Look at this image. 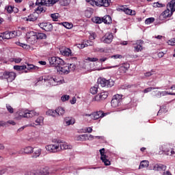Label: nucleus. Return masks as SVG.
<instances>
[{
	"instance_id": "obj_5",
	"label": "nucleus",
	"mask_w": 175,
	"mask_h": 175,
	"mask_svg": "<svg viewBox=\"0 0 175 175\" xmlns=\"http://www.w3.org/2000/svg\"><path fill=\"white\" fill-rule=\"evenodd\" d=\"M14 69L17 70L19 73H28V72H33L38 70V66L27 67V66H14Z\"/></svg>"
},
{
	"instance_id": "obj_4",
	"label": "nucleus",
	"mask_w": 175,
	"mask_h": 175,
	"mask_svg": "<svg viewBox=\"0 0 175 175\" xmlns=\"http://www.w3.org/2000/svg\"><path fill=\"white\" fill-rule=\"evenodd\" d=\"M97 83L98 85H100V87H107L108 88H111L113 87V85H114V81H113V79L107 80L103 77L98 78Z\"/></svg>"
},
{
	"instance_id": "obj_31",
	"label": "nucleus",
	"mask_w": 175,
	"mask_h": 175,
	"mask_svg": "<svg viewBox=\"0 0 175 175\" xmlns=\"http://www.w3.org/2000/svg\"><path fill=\"white\" fill-rule=\"evenodd\" d=\"M104 24H111V16L107 15L102 18Z\"/></svg>"
},
{
	"instance_id": "obj_23",
	"label": "nucleus",
	"mask_w": 175,
	"mask_h": 175,
	"mask_svg": "<svg viewBox=\"0 0 175 175\" xmlns=\"http://www.w3.org/2000/svg\"><path fill=\"white\" fill-rule=\"evenodd\" d=\"M166 165L161 163L156 164L154 166V169L157 170V172H165V170H166Z\"/></svg>"
},
{
	"instance_id": "obj_36",
	"label": "nucleus",
	"mask_w": 175,
	"mask_h": 175,
	"mask_svg": "<svg viewBox=\"0 0 175 175\" xmlns=\"http://www.w3.org/2000/svg\"><path fill=\"white\" fill-rule=\"evenodd\" d=\"M44 118L43 116H39L36 120V125H43Z\"/></svg>"
},
{
	"instance_id": "obj_37",
	"label": "nucleus",
	"mask_w": 175,
	"mask_h": 175,
	"mask_svg": "<svg viewBox=\"0 0 175 175\" xmlns=\"http://www.w3.org/2000/svg\"><path fill=\"white\" fill-rule=\"evenodd\" d=\"M149 162L148 161H142L141 163H140V165H139V169H144V167H148V165H149Z\"/></svg>"
},
{
	"instance_id": "obj_13",
	"label": "nucleus",
	"mask_w": 175,
	"mask_h": 175,
	"mask_svg": "<svg viewBox=\"0 0 175 175\" xmlns=\"http://www.w3.org/2000/svg\"><path fill=\"white\" fill-rule=\"evenodd\" d=\"M114 36L112 33H106V34L101 38L103 43L110 44L113 42Z\"/></svg>"
},
{
	"instance_id": "obj_30",
	"label": "nucleus",
	"mask_w": 175,
	"mask_h": 175,
	"mask_svg": "<svg viewBox=\"0 0 175 175\" xmlns=\"http://www.w3.org/2000/svg\"><path fill=\"white\" fill-rule=\"evenodd\" d=\"M122 10L126 14H129L130 16H135L136 14V12L129 9V8H122Z\"/></svg>"
},
{
	"instance_id": "obj_46",
	"label": "nucleus",
	"mask_w": 175,
	"mask_h": 175,
	"mask_svg": "<svg viewBox=\"0 0 175 175\" xmlns=\"http://www.w3.org/2000/svg\"><path fill=\"white\" fill-rule=\"evenodd\" d=\"M155 21V18L151 17V18H148L145 21V24H147L148 25L150 24H152Z\"/></svg>"
},
{
	"instance_id": "obj_27",
	"label": "nucleus",
	"mask_w": 175,
	"mask_h": 175,
	"mask_svg": "<svg viewBox=\"0 0 175 175\" xmlns=\"http://www.w3.org/2000/svg\"><path fill=\"white\" fill-rule=\"evenodd\" d=\"M38 20V14L34 12L27 16V21H36Z\"/></svg>"
},
{
	"instance_id": "obj_17",
	"label": "nucleus",
	"mask_w": 175,
	"mask_h": 175,
	"mask_svg": "<svg viewBox=\"0 0 175 175\" xmlns=\"http://www.w3.org/2000/svg\"><path fill=\"white\" fill-rule=\"evenodd\" d=\"M173 12H171L169 8H167L162 14L160 15V20H163L164 18H167V17H172Z\"/></svg>"
},
{
	"instance_id": "obj_39",
	"label": "nucleus",
	"mask_w": 175,
	"mask_h": 175,
	"mask_svg": "<svg viewBox=\"0 0 175 175\" xmlns=\"http://www.w3.org/2000/svg\"><path fill=\"white\" fill-rule=\"evenodd\" d=\"M40 154H42V149H37L31 157L32 158H38V157H40Z\"/></svg>"
},
{
	"instance_id": "obj_42",
	"label": "nucleus",
	"mask_w": 175,
	"mask_h": 175,
	"mask_svg": "<svg viewBox=\"0 0 175 175\" xmlns=\"http://www.w3.org/2000/svg\"><path fill=\"white\" fill-rule=\"evenodd\" d=\"M36 38L37 39H46L47 38V36L44 34V33H36Z\"/></svg>"
},
{
	"instance_id": "obj_43",
	"label": "nucleus",
	"mask_w": 175,
	"mask_h": 175,
	"mask_svg": "<svg viewBox=\"0 0 175 175\" xmlns=\"http://www.w3.org/2000/svg\"><path fill=\"white\" fill-rule=\"evenodd\" d=\"M28 175H41L40 170H37L34 171H30L27 173Z\"/></svg>"
},
{
	"instance_id": "obj_62",
	"label": "nucleus",
	"mask_w": 175,
	"mask_h": 175,
	"mask_svg": "<svg viewBox=\"0 0 175 175\" xmlns=\"http://www.w3.org/2000/svg\"><path fill=\"white\" fill-rule=\"evenodd\" d=\"M111 58H113L114 59H118L122 58V55H114L111 56Z\"/></svg>"
},
{
	"instance_id": "obj_60",
	"label": "nucleus",
	"mask_w": 175,
	"mask_h": 175,
	"mask_svg": "<svg viewBox=\"0 0 175 175\" xmlns=\"http://www.w3.org/2000/svg\"><path fill=\"white\" fill-rule=\"evenodd\" d=\"M154 70H152L150 72H147L144 74L146 77H150V76H152L154 75Z\"/></svg>"
},
{
	"instance_id": "obj_7",
	"label": "nucleus",
	"mask_w": 175,
	"mask_h": 175,
	"mask_svg": "<svg viewBox=\"0 0 175 175\" xmlns=\"http://www.w3.org/2000/svg\"><path fill=\"white\" fill-rule=\"evenodd\" d=\"M19 116L22 117V118H32V117H35V116H39V113L35 111L24 110L19 112Z\"/></svg>"
},
{
	"instance_id": "obj_41",
	"label": "nucleus",
	"mask_w": 175,
	"mask_h": 175,
	"mask_svg": "<svg viewBox=\"0 0 175 175\" xmlns=\"http://www.w3.org/2000/svg\"><path fill=\"white\" fill-rule=\"evenodd\" d=\"M35 36H36V33L35 31H29L26 34V39L33 38Z\"/></svg>"
},
{
	"instance_id": "obj_9",
	"label": "nucleus",
	"mask_w": 175,
	"mask_h": 175,
	"mask_svg": "<svg viewBox=\"0 0 175 175\" xmlns=\"http://www.w3.org/2000/svg\"><path fill=\"white\" fill-rule=\"evenodd\" d=\"M49 64L53 66H63L65 65V62L58 57H52L49 59Z\"/></svg>"
},
{
	"instance_id": "obj_20",
	"label": "nucleus",
	"mask_w": 175,
	"mask_h": 175,
	"mask_svg": "<svg viewBox=\"0 0 175 175\" xmlns=\"http://www.w3.org/2000/svg\"><path fill=\"white\" fill-rule=\"evenodd\" d=\"M40 172L41 175H51L55 174V173H57V170L50 172V170H49V168H43L42 170H40Z\"/></svg>"
},
{
	"instance_id": "obj_22",
	"label": "nucleus",
	"mask_w": 175,
	"mask_h": 175,
	"mask_svg": "<svg viewBox=\"0 0 175 175\" xmlns=\"http://www.w3.org/2000/svg\"><path fill=\"white\" fill-rule=\"evenodd\" d=\"M60 53L62 55H64V57H69V55H72V50H70L69 48L60 49Z\"/></svg>"
},
{
	"instance_id": "obj_40",
	"label": "nucleus",
	"mask_w": 175,
	"mask_h": 175,
	"mask_svg": "<svg viewBox=\"0 0 175 175\" xmlns=\"http://www.w3.org/2000/svg\"><path fill=\"white\" fill-rule=\"evenodd\" d=\"M90 93L93 95H95V94H98V85H96L90 88Z\"/></svg>"
},
{
	"instance_id": "obj_24",
	"label": "nucleus",
	"mask_w": 175,
	"mask_h": 175,
	"mask_svg": "<svg viewBox=\"0 0 175 175\" xmlns=\"http://www.w3.org/2000/svg\"><path fill=\"white\" fill-rule=\"evenodd\" d=\"M51 81L52 83H55L53 84V85H58V84H62V81H64V79L61 78H58V77L57 76H54L51 78Z\"/></svg>"
},
{
	"instance_id": "obj_2",
	"label": "nucleus",
	"mask_w": 175,
	"mask_h": 175,
	"mask_svg": "<svg viewBox=\"0 0 175 175\" xmlns=\"http://www.w3.org/2000/svg\"><path fill=\"white\" fill-rule=\"evenodd\" d=\"M1 75H3L0 77L3 79H5L9 83H12V81H14L16 77H17L16 72L12 71H4L3 72H1Z\"/></svg>"
},
{
	"instance_id": "obj_35",
	"label": "nucleus",
	"mask_w": 175,
	"mask_h": 175,
	"mask_svg": "<svg viewBox=\"0 0 175 175\" xmlns=\"http://www.w3.org/2000/svg\"><path fill=\"white\" fill-rule=\"evenodd\" d=\"M36 40H38L36 36L27 38V43H29L30 44H35Z\"/></svg>"
},
{
	"instance_id": "obj_53",
	"label": "nucleus",
	"mask_w": 175,
	"mask_h": 175,
	"mask_svg": "<svg viewBox=\"0 0 175 175\" xmlns=\"http://www.w3.org/2000/svg\"><path fill=\"white\" fill-rule=\"evenodd\" d=\"M16 44H17V46H20L21 47H23V49H28V45L25 44H23L20 42H16Z\"/></svg>"
},
{
	"instance_id": "obj_58",
	"label": "nucleus",
	"mask_w": 175,
	"mask_h": 175,
	"mask_svg": "<svg viewBox=\"0 0 175 175\" xmlns=\"http://www.w3.org/2000/svg\"><path fill=\"white\" fill-rule=\"evenodd\" d=\"M64 27H65L68 29H70V28H72V25L69 23H68V22H65L64 23Z\"/></svg>"
},
{
	"instance_id": "obj_29",
	"label": "nucleus",
	"mask_w": 175,
	"mask_h": 175,
	"mask_svg": "<svg viewBox=\"0 0 175 175\" xmlns=\"http://www.w3.org/2000/svg\"><path fill=\"white\" fill-rule=\"evenodd\" d=\"M36 13L40 14V13H44L46 12V7L42 5H38V7L36 9Z\"/></svg>"
},
{
	"instance_id": "obj_19",
	"label": "nucleus",
	"mask_w": 175,
	"mask_h": 175,
	"mask_svg": "<svg viewBox=\"0 0 175 175\" xmlns=\"http://www.w3.org/2000/svg\"><path fill=\"white\" fill-rule=\"evenodd\" d=\"M32 152H33V148L32 146H27L19 151V154H32Z\"/></svg>"
},
{
	"instance_id": "obj_64",
	"label": "nucleus",
	"mask_w": 175,
	"mask_h": 175,
	"mask_svg": "<svg viewBox=\"0 0 175 175\" xmlns=\"http://www.w3.org/2000/svg\"><path fill=\"white\" fill-rule=\"evenodd\" d=\"M77 46L78 47V49H84V47H85V45L83 42V44H77Z\"/></svg>"
},
{
	"instance_id": "obj_49",
	"label": "nucleus",
	"mask_w": 175,
	"mask_h": 175,
	"mask_svg": "<svg viewBox=\"0 0 175 175\" xmlns=\"http://www.w3.org/2000/svg\"><path fill=\"white\" fill-rule=\"evenodd\" d=\"M5 9H6L8 13L10 14V13H12L13 12V10H14V9H17V8L9 5Z\"/></svg>"
},
{
	"instance_id": "obj_55",
	"label": "nucleus",
	"mask_w": 175,
	"mask_h": 175,
	"mask_svg": "<svg viewBox=\"0 0 175 175\" xmlns=\"http://www.w3.org/2000/svg\"><path fill=\"white\" fill-rule=\"evenodd\" d=\"M70 98V96H69V95H64L61 97V99L62 102H66V100H69Z\"/></svg>"
},
{
	"instance_id": "obj_14",
	"label": "nucleus",
	"mask_w": 175,
	"mask_h": 175,
	"mask_svg": "<svg viewBox=\"0 0 175 175\" xmlns=\"http://www.w3.org/2000/svg\"><path fill=\"white\" fill-rule=\"evenodd\" d=\"M40 28L46 31V32H51L53 31V25L50 23H42L39 24Z\"/></svg>"
},
{
	"instance_id": "obj_51",
	"label": "nucleus",
	"mask_w": 175,
	"mask_h": 175,
	"mask_svg": "<svg viewBox=\"0 0 175 175\" xmlns=\"http://www.w3.org/2000/svg\"><path fill=\"white\" fill-rule=\"evenodd\" d=\"M85 44V47H88V46H94V42L91 40H87L85 42H83Z\"/></svg>"
},
{
	"instance_id": "obj_25",
	"label": "nucleus",
	"mask_w": 175,
	"mask_h": 175,
	"mask_svg": "<svg viewBox=\"0 0 175 175\" xmlns=\"http://www.w3.org/2000/svg\"><path fill=\"white\" fill-rule=\"evenodd\" d=\"M66 125H73V124H75V122H76V121L75 120V118H72V117H66L64 119Z\"/></svg>"
},
{
	"instance_id": "obj_16",
	"label": "nucleus",
	"mask_w": 175,
	"mask_h": 175,
	"mask_svg": "<svg viewBox=\"0 0 175 175\" xmlns=\"http://www.w3.org/2000/svg\"><path fill=\"white\" fill-rule=\"evenodd\" d=\"M90 116V115H88ZM106 116V113H103L102 111H98L94 112L92 115L91 117L92 120H99V118H103Z\"/></svg>"
},
{
	"instance_id": "obj_45",
	"label": "nucleus",
	"mask_w": 175,
	"mask_h": 175,
	"mask_svg": "<svg viewBox=\"0 0 175 175\" xmlns=\"http://www.w3.org/2000/svg\"><path fill=\"white\" fill-rule=\"evenodd\" d=\"M51 17L53 21H58V17H59V14L58 13L51 14Z\"/></svg>"
},
{
	"instance_id": "obj_56",
	"label": "nucleus",
	"mask_w": 175,
	"mask_h": 175,
	"mask_svg": "<svg viewBox=\"0 0 175 175\" xmlns=\"http://www.w3.org/2000/svg\"><path fill=\"white\" fill-rule=\"evenodd\" d=\"M9 33H10V37L11 38V39L13 38H16L17 36V31H12L11 32H9Z\"/></svg>"
},
{
	"instance_id": "obj_57",
	"label": "nucleus",
	"mask_w": 175,
	"mask_h": 175,
	"mask_svg": "<svg viewBox=\"0 0 175 175\" xmlns=\"http://www.w3.org/2000/svg\"><path fill=\"white\" fill-rule=\"evenodd\" d=\"M92 69L91 70H89V72H92V70H102L103 69H110V68L111 67H108V68H94V67H92Z\"/></svg>"
},
{
	"instance_id": "obj_1",
	"label": "nucleus",
	"mask_w": 175,
	"mask_h": 175,
	"mask_svg": "<svg viewBox=\"0 0 175 175\" xmlns=\"http://www.w3.org/2000/svg\"><path fill=\"white\" fill-rule=\"evenodd\" d=\"M160 151L159 154L162 155V154H165V155H168L169 157H172L174 155V147L171 148L170 144H163L159 148Z\"/></svg>"
},
{
	"instance_id": "obj_54",
	"label": "nucleus",
	"mask_w": 175,
	"mask_h": 175,
	"mask_svg": "<svg viewBox=\"0 0 175 175\" xmlns=\"http://www.w3.org/2000/svg\"><path fill=\"white\" fill-rule=\"evenodd\" d=\"M169 46H175V38H172L167 41Z\"/></svg>"
},
{
	"instance_id": "obj_44",
	"label": "nucleus",
	"mask_w": 175,
	"mask_h": 175,
	"mask_svg": "<svg viewBox=\"0 0 175 175\" xmlns=\"http://www.w3.org/2000/svg\"><path fill=\"white\" fill-rule=\"evenodd\" d=\"M129 69V67L120 66L118 69L120 73H126V70Z\"/></svg>"
},
{
	"instance_id": "obj_48",
	"label": "nucleus",
	"mask_w": 175,
	"mask_h": 175,
	"mask_svg": "<svg viewBox=\"0 0 175 175\" xmlns=\"http://www.w3.org/2000/svg\"><path fill=\"white\" fill-rule=\"evenodd\" d=\"M152 90H159V88H152L150 87L144 90V94H147V92H151Z\"/></svg>"
},
{
	"instance_id": "obj_59",
	"label": "nucleus",
	"mask_w": 175,
	"mask_h": 175,
	"mask_svg": "<svg viewBox=\"0 0 175 175\" xmlns=\"http://www.w3.org/2000/svg\"><path fill=\"white\" fill-rule=\"evenodd\" d=\"M21 61H22L21 58L18 57V58H13L12 60V62H15V64H20Z\"/></svg>"
},
{
	"instance_id": "obj_33",
	"label": "nucleus",
	"mask_w": 175,
	"mask_h": 175,
	"mask_svg": "<svg viewBox=\"0 0 175 175\" xmlns=\"http://www.w3.org/2000/svg\"><path fill=\"white\" fill-rule=\"evenodd\" d=\"M59 144V151H61V150H68L69 148V146L66 143L61 142L59 144V142H58Z\"/></svg>"
},
{
	"instance_id": "obj_11",
	"label": "nucleus",
	"mask_w": 175,
	"mask_h": 175,
	"mask_svg": "<svg viewBox=\"0 0 175 175\" xmlns=\"http://www.w3.org/2000/svg\"><path fill=\"white\" fill-rule=\"evenodd\" d=\"M93 4L99 8L104 6V8H109L110 6V0H94Z\"/></svg>"
},
{
	"instance_id": "obj_61",
	"label": "nucleus",
	"mask_w": 175,
	"mask_h": 175,
	"mask_svg": "<svg viewBox=\"0 0 175 175\" xmlns=\"http://www.w3.org/2000/svg\"><path fill=\"white\" fill-rule=\"evenodd\" d=\"M87 61H90V62H96L98 61V58L96 57H88L86 59Z\"/></svg>"
},
{
	"instance_id": "obj_10",
	"label": "nucleus",
	"mask_w": 175,
	"mask_h": 175,
	"mask_svg": "<svg viewBox=\"0 0 175 175\" xmlns=\"http://www.w3.org/2000/svg\"><path fill=\"white\" fill-rule=\"evenodd\" d=\"M100 159L102 162L104 163L105 166H110L111 165V162L109 160V157L105 154V148H102L100 150Z\"/></svg>"
},
{
	"instance_id": "obj_32",
	"label": "nucleus",
	"mask_w": 175,
	"mask_h": 175,
	"mask_svg": "<svg viewBox=\"0 0 175 175\" xmlns=\"http://www.w3.org/2000/svg\"><path fill=\"white\" fill-rule=\"evenodd\" d=\"M57 117L59 116H64L65 113V109L62 107H59L56 109Z\"/></svg>"
},
{
	"instance_id": "obj_63",
	"label": "nucleus",
	"mask_w": 175,
	"mask_h": 175,
	"mask_svg": "<svg viewBox=\"0 0 175 175\" xmlns=\"http://www.w3.org/2000/svg\"><path fill=\"white\" fill-rule=\"evenodd\" d=\"M161 94H163V96H165V95H174L175 96V93H171V92H168L166 91L162 92Z\"/></svg>"
},
{
	"instance_id": "obj_34",
	"label": "nucleus",
	"mask_w": 175,
	"mask_h": 175,
	"mask_svg": "<svg viewBox=\"0 0 175 175\" xmlns=\"http://www.w3.org/2000/svg\"><path fill=\"white\" fill-rule=\"evenodd\" d=\"M46 116H51V117H57V111L53 109H49L46 112Z\"/></svg>"
},
{
	"instance_id": "obj_26",
	"label": "nucleus",
	"mask_w": 175,
	"mask_h": 175,
	"mask_svg": "<svg viewBox=\"0 0 175 175\" xmlns=\"http://www.w3.org/2000/svg\"><path fill=\"white\" fill-rule=\"evenodd\" d=\"M167 8L172 13L175 12V0H172L170 3L167 5Z\"/></svg>"
},
{
	"instance_id": "obj_52",
	"label": "nucleus",
	"mask_w": 175,
	"mask_h": 175,
	"mask_svg": "<svg viewBox=\"0 0 175 175\" xmlns=\"http://www.w3.org/2000/svg\"><path fill=\"white\" fill-rule=\"evenodd\" d=\"M6 107L9 113H10L11 114H13V113H14V109H13V107H12V106H10V105H7Z\"/></svg>"
},
{
	"instance_id": "obj_3",
	"label": "nucleus",
	"mask_w": 175,
	"mask_h": 175,
	"mask_svg": "<svg viewBox=\"0 0 175 175\" xmlns=\"http://www.w3.org/2000/svg\"><path fill=\"white\" fill-rule=\"evenodd\" d=\"M122 105V95L116 94L111 101V106L113 108L120 107Z\"/></svg>"
},
{
	"instance_id": "obj_47",
	"label": "nucleus",
	"mask_w": 175,
	"mask_h": 175,
	"mask_svg": "<svg viewBox=\"0 0 175 175\" xmlns=\"http://www.w3.org/2000/svg\"><path fill=\"white\" fill-rule=\"evenodd\" d=\"M70 3V0H62L61 5L62 6H68Z\"/></svg>"
},
{
	"instance_id": "obj_12",
	"label": "nucleus",
	"mask_w": 175,
	"mask_h": 175,
	"mask_svg": "<svg viewBox=\"0 0 175 175\" xmlns=\"http://www.w3.org/2000/svg\"><path fill=\"white\" fill-rule=\"evenodd\" d=\"M143 43H144V41L142 40H137L135 42L133 43L135 53H139L143 50Z\"/></svg>"
},
{
	"instance_id": "obj_8",
	"label": "nucleus",
	"mask_w": 175,
	"mask_h": 175,
	"mask_svg": "<svg viewBox=\"0 0 175 175\" xmlns=\"http://www.w3.org/2000/svg\"><path fill=\"white\" fill-rule=\"evenodd\" d=\"M107 96H109V92H102L94 96L92 102H103V100L107 99Z\"/></svg>"
},
{
	"instance_id": "obj_15",
	"label": "nucleus",
	"mask_w": 175,
	"mask_h": 175,
	"mask_svg": "<svg viewBox=\"0 0 175 175\" xmlns=\"http://www.w3.org/2000/svg\"><path fill=\"white\" fill-rule=\"evenodd\" d=\"M46 151H49V152H58L59 151V144L57 145H48L46 146Z\"/></svg>"
},
{
	"instance_id": "obj_21",
	"label": "nucleus",
	"mask_w": 175,
	"mask_h": 175,
	"mask_svg": "<svg viewBox=\"0 0 175 175\" xmlns=\"http://www.w3.org/2000/svg\"><path fill=\"white\" fill-rule=\"evenodd\" d=\"M85 139H88V140H94V136L92 135H87V134H83L81 135L79 137H77V140H85Z\"/></svg>"
},
{
	"instance_id": "obj_28",
	"label": "nucleus",
	"mask_w": 175,
	"mask_h": 175,
	"mask_svg": "<svg viewBox=\"0 0 175 175\" xmlns=\"http://www.w3.org/2000/svg\"><path fill=\"white\" fill-rule=\"evenodd\" d=\"M5 39H11L10 34L9 31H5L1 33L0 35V40H3Z\"/></svg>"
},
{
	"instance_id": "obj_6",
	"label": "nucleus",
	"mask_w": 175,
	"mask_h": 175,
	"mask_svg": "<svg viewBox=\"0 0 175 175\" xmlns=\"http://www.w3.org/2000/svg\"><path fill=\"white\" fill-rule=\"evenodd\" d=\"M56 68L57 72L59 73V75H68L70 72H75L76 70V66H58Z\"/></svg>"
},
{
	"instance_id": "obj_18",
	"label": "nucleus",
	"mask_w": 175,
	"mask_h": 175,
	"mask_svg": "<svg viewBox=\"0 0 175 175\" xmlns=\"http://www.w3.org/2000/svg\"><path fill=\"white\" fill-rule=\"evenodd\" d=\"M36 5H42V6H50L53 5V1L51 0H37Z\"/></svg>"
},
{
	"instance_id": "obj_38",
	"label": "nucleus",
	"mask_w": 175,
	"mask_h": 175,
	"mask_svg": "<svg viewBox=\"0 0 175 175\" xmlns=\"http://www.w3.org/2000/svg\"><path fill=\"white\" fill-rule=\"evenodd\" d=\"M92 21H93V23H95L96 24H102L103 23L102 18L99 16H95L92 18Z\"/></svg>"
},
{
	"instance_id": "obj_50",
	"label": "nucleus",
	"mask_w": 175,
	"mask_h": 175,
	"mask_svg": "<svg viewBox=\"0 0 175 175\" xmlns=\"http://www.w3.org/2000/svg\"><path fill=\"white\" fill-rule=\"evenodd\" d=\"M85 17H88V18H90L92 16V12L90 10H87L85 11Z\"/></svg>"
}]
</instances>
